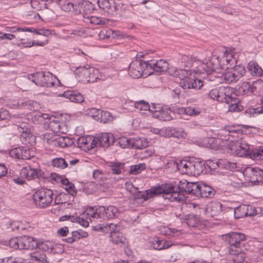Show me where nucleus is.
I'll return each instance as SVG.
<instances>
[{
    "instance_id": "f257e3e1",
    "label": "nucleus",
    "mask_w": 263,
    "mask_h": 263,
    "mask_svg": "<svg viewBox=\"0 0 263 263\" xmlns=\"http://www.w3.org/2000/svg\"><path fill=\"white\" fill-rule=\"evenodd\" d=\"M245 240V235L243 233L233 232L226 235V241L229 245L228 251L231 255H234L233 260L235 263L242 262L245 260L246 256L241 248Z\"/></svg>"
},
{
    "instance_id": "f03ea898",
    "label": "nucleus",
    "mask_w": 263,
    "mask_h": 263,
    "mask_svg": "<svg viewBox=\"0 0 263 263\" xmlns=\"http://www.w3.org/2000/svg\"><path fill=\"white\" fill-rule=\"evenodd\" d=\"M25 118L14 117L15 125L17 130L21 133L20 140L23 144L33 146L35 144L36 137L32 133L31 125L26 122H24Z\"/></svg>"
},
{
    "instance_id": "7ed1b4c3",
    "label": "nucleus",
    "mask_w": 263,
    "mask_h": 263,
    "mask_svg": "<svg viewBox=\"0 0 263 263\" xmlns=\"http://www.w3.org/2000/svg\"><path fill=\"white\" fill-rule=\"evenodd\" d=\"M133 51V56H135V60H133V78L138 79L141 76L146 77L152 73L149 71L146 61H143L141 58L144 55L142 52H138V49L134 48Z\"/></svg>"
},
{
    "instance_id": "20e7f679",
    "label": "nucleus",
    "mask_w": 263,
    "mask_h": 263,
    "mask_svg": "<svg viewBox=\"0 0 263 263\" xmlns=\"http://www.w3.org/2000/svg\"><path fill=\"white\" fill-rule=\"evenodd\" d=\"M226 68L229 70L222 75V78L227 84H231L236 83L246 73L245 67L241 65H236L233 67L227 66Z\"/></svg>"
},
{
    "instance_id": "39448f33",
    "label": "nucleus",
    "mask_w": 263,
    "mask_h": 263,
    "mask_svg": "<svg viewBox=\"0 0 263 263\" xmlns=\"http://www.w3.org/2000/svg\"><path fill=\"white\" fill-rule=\"evenodd\" d=\"M53 195L51 190L41 189L33 194V199L38 207L45 208L50 205L53 200Z\"/></svg>"
},
{
    "instance_id": "423d86ee",
    "label": "nucleus",
    "mask_w": 263,
    "mask_h": 263,
    "mask_svg": "<svg viewBox=\"0 0 263 263\" xmlns=\"http://www.w3.org/2000/svg\"><path fill=\"white\" fill-rule=\"evenodd\" d=\"M28 79L36 85L41 87H50L54 85L52 74L49 72H38L28 77Z\"/></svg>"
},
{
    "instance_id": "0eeeda50",
    "label": "nucleus",
    "mask_w": 263,
    "mask_h": 263,
    "mask_svg": "<svg viewBox=\"0 0 263 263\" xmlns=\"http://www.w3.org/2000/svg\"><path fill=\"white\" fill-rule=\"evenodd\" d=\"M76 72L79 78L84 79L88 83H94L99 79V70L89 65L78 67Z\"/></svg>"
},
{
    "instance_id": "6e6552de",
    "label": "nucleus",
    "mask_w": 263,
    "mask_h": 263,
    "mask_svg": "<svg viewBox=\"0 0 263 263\" xmlns=\"http://www.w3.org/2000/svg\"><path fill=\"white\" fill-rule=\"evenodd\" d=\"M165 190L164 195H162L164 199H167L170 202H177L178 203L184 202L185 196L182 192L178 191L176 185H165Z\"/></svg>"
},
{
    "instance_id": "1a4fd4ad",
    "label": "nucleus",
    "mask_w": 263,
    "mask_h": 263,
    "mask_svg": "<svg viewBox=\"0 0 263 263\" xmlns=\"http://www.w3.org/2000/svg\"><path fill=\"white\" fill-rule=\"evenodd\" d=\"M220 66V62L219 57L216 55H213L210 59H205V62H202L199 66H198V71L201 73L206 72L210 74L215 71Z\"/></svg>"
},
{
    "instance_id": "9d476101",
    "label": "nucleus",
    "mask_w": 263,
    "mask_h": 263,
    "mask_svg": "<svg viewBox=\"0 0 263 263\" xmlns=\"http://www.w3.org/2000/svg\"><path fill=\"white\" fill-rule=\"evenodd\" d=\"M117 211V209L114 206H109L107 208L101 206L97 210L96 212H92V214H90L91 217L111 219L115 217Z\"/></svg>"
},
{
    "instance_id": "9b49d317",
    "label": "nucleus",
    "mask_w": 263,
    "mask_h": 263,
    "mask_svg": "<svg viewBox=\"0 0 263 263\" xmlns=\"http://www.w3.org/2000/svg\"><path fill=\"white\" fill-rule=\"evenodd\" d=\"M203 85V82L200 79L189 76L186 79L180 81L179 86L184 90L200 89Z\"/></svg>"
},
{
    "instance_id": "f8f14e48",
    "label": "nucleus",
    "mask_w": 263,
    "mask_h": 263,
    "mask_svg": "<svg viewBox=\"0 0 263 263\" xmlns=\"http://www.w3.org/2000/svg\"><path fill=\"white\" fill-rule=\"evenodd\" d=\"M147 64L149 69V71H152V73L154 71L157 72H162L168 71V64L167 62L164 60H160L156 61L155 60H151L147 61Z\"/></svg>"
},
{
    "instance_id": "ddd939ff",
    "label": "nucleus",
    "mask_w": 263,
    "mask_h": 263,
    "mask_svg": "<svg viewBox=\"0 0 263 263\" xmlns=\"http://www.w3.org/2000/svg\"><path fill=\"white\" fill-rule=\"evenodd\" d=\"M47 143L53 146L65 147L71 144V140L68 137L54 135L47 138Z\"/></svg>"
},
{
    "instance_id": "4468645a",
    "label": "nucleus",
    "mask_w": 263,
    "mask_h": 263,
    "mask_svg": "<svg viewBox=\"0 0 263 263\" xmlns=\"http://www.w3.org/2000/svg\"><path fill=\"white\" fill-rule=\"evenodd\" d=\"M98 4L100 8L108 14L114 15L117 14L118 8L115 2H110L109 0H98Z\"/></svg>"
},
{
    "instance_id": "2eb2a0df",
    "label": "nucleus",
    "mask_w": 263,
    "mask_h": 263,
    "mask_svg": "<svg viewBox=\"0 0 263 263\" xmlns=\"http://www.w3.org/2000/svg\"><path fill=\"white\" fill-rule=\"evenodd\" d=\"M190 170H189V175L196 176L202 173L206 168L205 163L197 158L191 159Z\"/></svg>"
},
{
    "instance_id": "dca6fc26",
    "label": "nucleus",
    "mask_w": 263,
    "mask_h": 263,
    "mask_svg": "<svg viewBox=\"0 0 263 263\" xmlns=\"http://www.w3.org/2000/svg\"><path fill=\"white\" fill-rule=\"evenodd\" d=\"M21 174L29 180L44 177V172L40 168H32L30 167H24L21 170Z\"/></svg>"
},
{
    "instance_id": "f3484780",
    "label": "nucleus",
    "mask_w": 263,
    "mask_h": 263,
    "mask_svg": "<svg viewBox=\"0 0 263 263\" xmlns=\"http://www.w3.org/2000/svg\"><path fill=\"white\" fill-rule=\"evenodd\" d=\"M116 225L113 223H110L108 228L110 231V240L115 244L124 243L126 238L123 234L119 231H114Z\"/></svg>"
},
{
    "instance_id": "a211bd4d",
    "label": "nucleus",
    "mask_w": 263,
    "mask_h": 263,
    "mask_svg": "<svg viewBox=\"0 0 263 263\" xmlns=\"http://www.w3.org/2000/svg\"><path fill=\"white\" fill-rule=\"evenodd\" d=\"M115 141V138L111 133H102L97 137V144L104 148L108 147Z\"/></svg>"
},
{
    "instance_id": "6ab92c4d",
    "label": "nucleus",
    "mask_w": 263,
    "mask_h": 263,
    "mask_svg": "<svg viewBox=\"0 0 263 263\" xmlns=\"http://www.w3.org/2000/svg\"><path fill=\"white\" fill-rule=\"evenodd\" d=\"M37 246V241L34 238L28 236H21L20 249H33Z\"/></svg>"
},
{
    "instance_id": "aec40b11",
    "label": "nucleus",
    "mask_w": 263,
    "mask_h": 263,
    "mask_svg": "<svg viewBox=\"0 0 263 263\" xmlns=\"http://www.w3.org/2000/svg\"><path fill=\"white\" fill-rule=\"evenodd\" d=\"M232 90L230 87L221 86L218 87V94H220V98H218L219 102H226L230 104V102H233V99L235 97L232 96Z\"/></svg>"
},
{
    "instance_id": "412c9836",
    "label": "nucleus",
    "mask_w": 263,
    "mask_h": 263,
    "mask_svg": "<svg viewBox=\"0 0 263 263\" xmlns=\"http://www.w3.org/2000/svg\"><path fill=\"white\" fill-rule=\"evenodd\" d=\"M164 133V136L165 137H173L177 138H184L186 136V133L184 129L181 127H169L164 129L162 132Z\"/></svg>"
},
{
    "instance_id": "4be33fe9",
    "label": "nucleus",
    "mask_w": 263,
    "mask_h": 263,
    "mask_svg": "<svg viewBox=\"0 0 263 263\" xmlns=\"http://www.w3.org/2000/svg\"><path fill=\"white\" fill-rule=\"evenodd\" d=\"M88 213H84L81 215V217L75 215L67 216L65 215L61 217V219L66 218L68 220L72 222H78L84 227H87L89 226V221L88 220Z\"/></svg>"
},
{
    "instance_id": "5701e85b",
    "label": "nucleus",
    "mask_w": 263,
    "mask_h": 263,
    "mask_svg": "<svg viewBox=\"0 0 263 263\" xmlns=\"http://www.w3.org/2000/svg\"><path fill=\"white\" fill-rule=\"evenodd\" d=\"M165 185L162 184L161 186H152L150 189L146 190L145 200L161 194L164 195L165 192Z\"/></svg>"
},
{
    "instance_id": "b1692460",
    "label": "nucleus",
    "mask_w": 263,
    "mask_h": 263,
    "mask_svg": "<svg viewBox=\"0 0 263 263\" xmlns=\"http://www.w3.org/2000/svg\"><path fill=\"white\" fill-rule=\"evenodd\" d=\"M168 73L171 76L179 78L180 81L184 80L189 76H191V71L183 69H177L175 67L170 68Z\"/></svg>"
},
{
    "instance_id": "393cba45",
    "label": "nucleus",
    "mask_w": 263,
    "mask_h": 263,
    "mask_svg": "<svg viewBox=\"0 0 263 263\" xmlns=\"http://www.w3.org/2000/svg\"><path fill=\"white\" fill-rule=\"evenodd\" d=\"M249 181L254 184L263 182V169L258 167L252 168L250 173Z\"/></svg>"
},
{
    "instance_id": "a878e982",
    "label": "nucleus",
    "mask_w": 263,
    "mask_h": 263,
    "mask_svg": "<svg viewBox=\"0 0 263 263\" xmlns=\"http://www.w3.org/2000/svg\"><path fill=\"white\" fill-rule=\"evenodd\" d=\"M174 112L170 108H162L160 112L155 113V118L164 121H168L173 119Z\"/></svg>"
},
{
    "instance_id": "bb28decb",
    "label": "nucleus",
    "mask_w": 263,
    "mask_h": 263,
    "mask_svg": "<svg viewBox=\"0 0 263 263\" xmlns=\"http://www.w3.org/2000/svg\"><path fill=\"white\" fill-rule=\"evenodd\" d=\"M255 83L251 84L250 82H243L240 83L238 85V92L241 95L251 94L254 92V90L256 89L254 86Z\"/></svg>"
},
{
    "instance_id": "cd10ccee",
    "label": "nucleus",
    "mask_w": 263,
    "mask_h": 263,
    "mask_svg": "<svg viewBox=\"0 0 263 263\" xmlns=\"http://www.w3.org/2000/svg\"><path fill=\"white\" fill-rule=\"evenodd\" d=\"M30 255L31 260L34 262L33 263L49 262L45 253L40 250L31 253Z\"/></svg>"
},
{
    "instance_id": "c85d7f7f",
    "label": "nucleus",
    "mask_w": 263,
    "mask_h": 263,
    "mask_svg": "<svg viewBox=\"0 0 263 263\" xmlns=\"http://www.w3.org/2000/svg\"><path fill=\"white\" fill-rule=\"evenodd\" d=\"M62 96L75 103H81L84 101L83 95L77 91H66L62 94Z\"/></svg>"
},
{
    "instance_id": "c756f323",
    "label": "nucleus",
    "mask_w": 263,
    "mask_h": 263,
    "mask_svg": "<svg viewBox=\"0 0 263 263\" xmlns=\"http://www.w3.org/2000/svg\"><path fill=\"white\" fill-rule=\"evenodd\" d=\"M235 152L237 156L240 157L249 155L251 154L250 145L244 142L238 143L236 145Z\"/></svg>"
},
{
    "instance_id": "7c9ffc66",
    "label": "nucleus",
    "mask_w": 263,
    "mask_h": 263,
    "mask_svg": "<svg viewBox=\"0 0 263 263\" xmlns=\"http://www.w3.org/2000/svg\"><path fill=\"white\" fill-rule=\"evenodd\" d=\"M247 69L252 76L260 77L262 76L263 73L262 68L256 62L253 61L248 63Z\"/></svg>"
},
{
    "instance_id": "2f4dec72",
    "label": "nucleus",
    "mask_w": 263,
    "mask_h": 263,
    "mask_svg": "<svg viewBox=\"0 0 263 263\" xmlns=\"http://www.w3.org/2000/svg\"><path fill=\"white\" fill-rule=\"evenodd\" d=\"M45 123L47 124L48 128L52 131L53 133L61 132V126L63 124L61 123L60 121L57 120L55 117H51L50 118L49 122H46Z\"/></svg>"
},
{
    "instance_id": "473e14b6",
    "label": "nucleus",
    "mask_w": 263,
    "mask_h": 263,
    "mask_svg": "<svg viewBox=\"0 0 263 263\" xmlns=\"http://www.w3.org/2000/svg\"><path fill=\"white\" fill-rule=\"evenodd\" d=\"M93 141L90 137H81L78 139V145L81 148L90 149L93 147Z\"/></svg>"
},
{
    "instance_id": "72a5a7b5",
    "label": "nucleus",
    "mask_w": 263,
    "mask_h": 263,
    "mask_svg": "<svg viewBox=\"0 0 263 263\" xmlns=\"http://www.w3.org/2000/svg\"><path fill=\"white\" fill-rule=\"evenodd\" d=\"M200 192H201V193L198 197L203 198H211L213 197L215 194V190L204 183L201 184Z\"/></svg>"
},
{
    "instance_id": "f704fd0d",
    "label": "nucleus",
    "mask_w": 263,
    "mask_h": 263,
    "mask_svg": "<svg viewBox=\"0 0 263 263\" xmlns=\"http://www.w3.org/2000/svg\"><path fill=\"white\" fill-rule=\"evenodd\" d=\"M221 204L217 201L211 202L208 206V212L212 217L218 215L221 212Z\"/></svg>"
},
{
    "instance_id": "c9c22d12",
    "label": "nucleus",
    "mask_w": 263,
    "mask_h": 263,
    "mask_svg": "<svg viewBox=\"0 0 263 263\" xmlns=\"http://www.w3.org/2000/svg\"><path fill=\"white\" fill-rule=\"evenodd\" d=\"M54 116H50L48 114H43L41 112H33L31 115L32 121L35 123H42L45 120H47L46 122L50 121V118Z\"/></svg>"
},
{
    "instance_id": "e433bc0d",
    "label": "nucleus",
    "mask_w": 263,
    "mask_h": 263,
    "mask_svg": "<svg viewBox=\"0 0 263 263\" xmlns=\"http://www.w3.org/2000/svg\"><path fill=\"white\" fill-rule=\"evenodd\" d=\"M19 107L24 108L26 110H30V111L27 112V114H30V115H32L33 112H36L35 110L39 107V104L36 102L28 101L22 102L18 104Z\"/></svg>"
},
{
    "instance_id": "4c0bfd02",
    "label": "nucleus",
    "mask_w": 263,
    "mask_h": 263,
    "mask_svg": "<svg viewBox=\"0 0 263 263\" xmlns=\"http://www.w3.org/2000/svg\"><path fill=\"white\" fill-rule=\"evenodd\" d=\"M17 31H27L33 33H35L37 34L43 35L44 36H48L49 35L51 34V30L48 29H40L38 31H36V29L34 28H28V27H19L16 29Z\"/></svg>"
},
{
    "instance_id": "58836bf2",
    "label": "nucleus",
    "mask_w": 263,
    "mask_h": 263,
    "mask_svg": "<svg viewBox=\"0 0 263 263\" xmlns=\"http://www.w3.org/2000/svg\"><path fill=\"white\" fill-rule=\"evenodd\" d=\"M191 159L189 160H182L177 163V168L182 174L189 175V170H190Z\"/></svg>"
},
{
    "instance_id": "ea45409f",
    "label": "nucleus",
    "mask_w": 263,
    "mask_h": 263,
    "mask_svg": "<svg viewBox=\"0 0 263 263\" xmlns=\"http://www.w3.org/2000/svg\"><path fill=\"white\" fill-rule=\"evenodd\" d=\"M194 60V58L191 56L180 55L178 59V63L180 66L190 67L193 66Z\"/></svg>"
},
{
    "instance_id": "a19ab883",
    "label": "nucleus",
    "mask_w": 263,
    "mask_h": 263,
    "mask_svg": "<svg viewBox=\"0 0 263 263\" xmlns=\"http://www.w3.org/2000/svg\"><path fill=\"white\" fill-rule=\"evenodd\" d=\"M192 182H187L186 180H182L179 181L176 186L177 189L180 192L186 193L187 194L191 193Z\"/></svg>"
},
{
    "instance_id": "79ce46f5",
    "label": "nucleus",
    "mask_w": 263,
    "mask_h": 263,
    "mask_svg": "<svg viewBox=\"0 0 263 263\" xmlns=\"http://www.w3.org/2000/svg\"><path fill=\"white\" fill-rule=\"evenodd\" d=\"M148 146V142L143 137L133 138V147L136 148L142 149Z\"/></svg>"
},
{
    "instance_id": "37998d69",
    "label": "nucleus",
    "mask_w": 263,
    "mask_h": 263,
    "mask_svg": "<svg viewBox=\"0 0 263 263\" xmlns=\"http://www.w3.org/2000/svg\"><path fill=\"white\" fill-rule=\"evenodd\" d=\"M36 248H38L40 250H42L44 251L51 252L54 249V243L50 241H39Z\"/></svg>"
},
{
    "instance_id": "c03bdc74",
    "label": "nucleus",
    "mask_w": 263,
    "mask_h": 263,
    "mask_svg": "<svg viewBox=\"0 0 263 263\" xmlns=\"http://www.w3.org/2000/svg\"><path fill=\"white\" fill-rule=\"evenodd\" d=\"M185 220L189 227H196L200 222V218L198 215L192 214L186 216Z\"/></svg>"
},
{
    "instance_id": "a18cd8bd",
    "label": "nucleus",
    "mask_w": 263,
    "mask_h": 263,
    "mask_svg": "<svg viewBox=\"0 0 263 263\" xmlns=\"http://www.w3.org/2000/svg\"><path fill=\"white\" fill-rule=\"evenodd\" d=\"M221 167L230 171H235L237 168V163L227 159H219Z\"/></svg>"
},
{
    "instance_id": "49530a36",
    "label": "nucleus",
    "mask_w": 263,
    "mask_h": 263,
    "mask_svg": "<svg viewBox=\"0 0 263 263\" xmlns=\"http://www.w3.org/2000/svg\"><path fill=\"white\" fill-rule=\"evenodd\" d=\"M59 5L62 9L66 12L72 11L74 9V5L69 0H60Z\"/></svg>"
},
{
    "instance_id": "de8ad7c7",
    "label": "nucleus",
    "mask_w": 263,
    "mask_h": 263,
    "mask_svg": "<svg viewBox=\"0 0 263 263\" xmlns=\"http://www.w3.org/2000/svg\"><path fill=\"white\" fill-rule=\"evenodd\" d=\"M52 165L58 168L63 169L67 167L68 165L65 160L62 158H56L52 160Z\"/></svg>"
},
{
    "instance_id": "09e8293b",
    "label": "nucleus",
    "mask_w": 263,
    "mask_h": 263,
    "mask_svg": "<svg viewBox=\"0 0 263 263\" xmlns=\"http://www.w3.org/2000/svg\"><path fill=\"white\" fill-rule=\"evenodd\" d=\"M246 204L241 205L234 210V215L235 219L242 218L246 216Z\"/></svg>"
},
{
    "instance_id": "8fccbe9b",
    "label": "nucleus",
    "mask_w": 263,
    "mask_h": 263,
    "mask_svg": "<svg viewBox=\"0 0 263 263\" xmlns=\"http://www.w3.org/2000/svg\"><path fill=\"white\" fill-rule=\"evenodd\" d=\"M134 107L139 110H147L148 109L150 108V105L144 100H140L135 102Z\"/></svg>"
},
{
    "instance_id": "3c124183",
    "label": "nucleus",
    "mask_w": 263,
    "mask_h": 263,
    "mask_svg": "<svg viewBox=\"0 0 263 263\" xmlns=\"http://www.w3.org/2000/svg\"><path fill=\"white\" fill-rule=\"evenodd\" d=\"M262 113H263V106L258 107L255 108H249L245 111V115L248 117H251L255 114H260Z\"/></svg>"
},
{
    "instance_id": "603ef678",
    "label": "nucleus",
    "mask_w": 263,
    "mask_h": 263,
    "mask_svg": "<svg viewBox=\"0 0 263 263\" xmlns=\"http://www.w3.org/2000/svg\"><path fill=\"white\" fill-rule=\"evenodd\" d=\"M229 106V111L230 112H239L243 109V107L236 101L235 98L233 102H230Z\"/></svg>"
},
{
    "instance_id": "864d4df0",
    "label": "nucleus",
    "mask_w": 263,
    "mask_h": 263,
    "mask_svg": "<svg viewBox=\"0 0 263 263\" xmlns=\"http://www.w3.org/2000/svg\"><path fill=\"white\" fill-rule=\"evenodd\" d=\"M116 35V32L110 29H103L101 30L98 34L100 39H108L110 37L114 38Z\"/></svg>"
},
{
    "instance_id": "5fc2aeb1",
    "label": "nucleus",
    "mask_w": 263,
    "mask_h": 263,
    "mask_svg": "<svg viewBox=\"0 0 263 263\" xmlns=\"http://www.w3.org/2000/svg\"><path fill=\"white\" fill-rule=\"evenodd\" d=\"M68 194L61 193L57 195L54 199L55 204H62L68 201Z\"/></svg>"
},
{
    "instance_id": "6e6d98bb",
    "label": "nucleus",
    "mask_w": 263,
    "mask_h": 263,
    "mask_svg": "<svg viewBox=\"0 0 263 263\" xmlns=\"http://www.w3.org/2000/svg\"><path fill=\"white\" fill-rule=\"evenodd\" d=\"M96 111L97 112L96 116H98V115L101 113V118L102 120H103L104 122H110L113 121L114 117L108 111L103 112L99 109L97 110Z\"/></svg>"
},
{
    "instance_id": "4d7b16f0",
    "label": "nucleus",
    "mask_w": 263,
    "mask_h": 263,
    "mask_svg": "<svg viewBox=\"0 0 263 263\" xmlns=\"http://www.w3.org/2000/svg\"><path fill=\"white\" fill-rule=\"evenodd\" d=\"M26 261V260L23 258L10 256L3 258L2 261H0V263H27Z\"/></svg>"
},
{
    "instance_id": "13d9d810",
    "label": "nucleus",
    "mask_w": 263,
    "mask_h": 263,
    "mask_svg": "<svg viewBox=\"0 0 263 263\" xmlns=\"http://www.w3.org/2000/svg\"><path fill=\"white\" fill-rule=\"evenodd\" d=\"M21 40L22 42H21L20 43V44L22 45L24 47H30L33 46H34V45L44 46L47 43V41L41 42H40L39 41H34L32 42H25L23 41L24 40L23 39H21Z\"/></svg>"
},
{
    "instance_id": "bf43d9fd",
    "label": "nucleus",
    "mask_w": 263,
    "mask_h": 263,
    "mask_svg": "<svg viewBox=\"0 0 263 263\" xmlns=\"http://www.w3.org/2000/svg\"><path fill=\"white\" fill-rule=\"evenodd\" d=\"M22 153H21V159L27 160L30 159L33 156V151H31L29 148L22 146Z\"/></svg>"
},
{
    "instance_id": "052dcab7",
    "label": "nucleus",
    "mask_w": 263,
    "mask_h": 263,
    "mask_svg": "<svg viewBox=\"0 0 263 263\" xmlns=\"http://www.w3.org/2000/svg\"><path fill=\"white\" fill-rule=\"evenodd\" d=\"M30 4L32 8L36 11L42 10L43 8L47 9V4H41L39 0H31Z\"/></svg>"
},
{
    "instance_id": "680f3d73",
    "label": "nucleus",
    "mask_w": 263,
    "mask_h": 263,
    "mask_svg": "<svg viewBox=\"0 0 263 263\" xmlns=\"http://www.w3.org/2000/svg\"><path fill=\"white\" fill-rule=\"evenodd\" d=\"M191 193L193 195L198 197L201 193L200 191L201 184L197 182H192L191 183Z\"/></svg>"
},
{
    "instance_id": "e2e57ef3",
    "label": "nucleus",
    "mask_w": 263,
    "mask_h": 263,
    "mask_svg": "<svg viewBox=\"0 0 263 263\" xmlns=\"http://www.w3.org/2000/svg\"><path fill=\"white\" fill-rule=\"evenodd\" d=\"M206 167H208L210 170H215L218 167H221L220 165L219 160H208L206 162Z\"/></svg>"
},
{
    "instance_id": "0e129e2a",
    "label": "nucleus",
    "mask_w": 263,
    "mask_h": 263,
    "mask_svg": "<svg viewBox=\"0 0 263 263\" xmlns=\"http://www.w3.org/2000/svg\"><path fill=\"white\" fill-rule=\"evenodd\" d=\"M109 166L112 173L114 174H119L121 173V168L122 164L118 162H110Z\"/></svg>"
},
{
    "instance_id": "69168bd1",
    "label": "nucleus",
    "mask_w": 263,
    "mask_h": 263,
    "mask_svg": "<svg viewBox=\"0 0 263 263\" xmlns=\"http://www.w3.org/2000/svg\"><path fill=\"white\" fill-rule=\"evenodd\" d=\"M22 146H20L12 149L9 152L10 156L13 158L21 159V153H22Z\"/></svg>"
},
{
    "instance_id": "338daca9",
    "label": "nucleus",
    "mask_w": 263,
    "mask_h": 263,
    "mask_svg": "<svg viewBox=\"0 0 263 263\" xmlns=\"http://www.w3.org/2000/svg\"><path fill=\"white\" fill-rule=\"evenodd\" d=\"M146 168V164L141 163L138 164L133 165V174L137 175L141 173Z\"/></svg>"
},
{
    "instance_id": "774afa93",
    "label": "nucleus",
    "mask_w": 263,
    "mask_h": 263,
    "mask_svg": "<svg viewBox=\"0 0 263 263\" xmlns=\"http://www.w3.org/2000/svg\"><path fill=\"white\" fill-rule=\"evenodd\" d=\"M80 233L79 231H75L72 232V236L70 237H68L63 240H65L66 242L69 243H72L74 241H77L80 239Z\"/></svg>"
}]
</instances>
